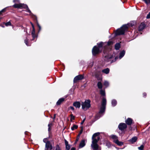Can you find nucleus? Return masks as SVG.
Instances as JSON below:
<instances>
[{
    "label": "nucleus",
    "mask_w": 150,
    "mask_h": 150,
    "mask_svg": "<svg viewBox=\"0 0 150 150\" xmlns=\"http://www.w3.org/2000/svg\"><path fill=\"white\" fill-rule=\"evenodd\" d=\"M133 120L131 118H127L125 121L126 124L128 125H131L133 123Z\"/></svg>",
    "instance_id": "9b49d317"
},
{
    "label": "nucleus",
    "mask_w": 150,
    "mask_h": 150,
    "mask_svg": "<svg viewBox=\"0 0 150 150\" xmlns=\"http://www.w3.org/2000/svg\"><path fill=\"white\" fill-rule=\"evenodd\" d=\"M36 24H37V26L38 27V28H39V30H38V32H39L40 30H41V26H40V25H39L38 23H36Z\"/></svg>",
    "instance_id": "79ce46f5"
},
{
    "label": "nucleus",
    "mask_w": 150,
    "mask_h": 150,
    "mask_svg": "<svg viewBox=\"0 0 150 150\" xmlns=\"http://www.w3.org/2000/svg\"><path fill=\"white\" fill-rule=\"evenodd\" d=\"M113 44V42L112 41H109L107 43L108 46H110Z\"/></svg>",
    "instance_id": "4c0bfd02"
},
{
    "label": "nucleus",
    "mask_w": 150,
    "mask_h": 150,
    "mask_svg": "<svg viewBox=\"0 0 150 150\" xmlns=\"http://www.w3.org/2000/svg\"><path fill=\"white\" fill-rule=\"evenodd\" d=\"M112 105L113 107L115 106L117 104V101L116 100L113 99L112 101Z\"/></svg>",
    "instance_id": "393cba45"
},
{
    "label": "nucleus",
    "mask_w": 150,
    "mask_h": 150,
    "mask_svg": "<svg viewBox=\"0 0 150 150\" xmlns=\"http://www.w3.org/2000/svg\"><path fill=\"white\" fill-rule=\"evenodd\" d=\"M70 147L69 144L66 146V150H69L70 149Z\"/></svg>",
    "instance_id": "a18cd8bd"
},
{
    "label": "nucleus",
    "mask_w": 150,
    "mask_h": 150,
    "mask_svg": "<svg viewBox=\"0 0 150 150\" xmlns=\"http://www.w3.org/2000/svg\"><path fill=\"white\" fill-rule=\"evenodd\" d=\"M64 141L66 146L68 145L69 144H68V142L67 141L66 139L64 140Z\"/></svg>",
    "instance_id": "864d4df0"
},
{
    "label": "nucleus",
    "mask_w": 150,
    "mask_h": 150,
    "mask_svg": "<svg viewBox=\"0 0 150 150\" xmlns=\"http://www.w3.org/2000/svg\"><path fill=\"white\" fill-rule=\"evenodd\" d=\"M52 149V147L51 144L50 142L47 141L45 144V150H51Z\"/></svg>",
    "instance_id": "1a4fd4ad"
},
{
    "label": "nucleus",
    "mask_w": 150,
    "mask_h": 150,
    "mask_svg": "<svg viewBox=\"0 0 150 150\" xmlns=\"http://www.w3.org/2000/svg\"><path fill=\"white\" fill-rule=\"evenodd\" d=\"M32 28H33V30L31 33H33H33H35V30L34 27Z\"/></svg>",
    "instance_id": "09e8293b"
},
{
    "label": "nucleus",
    "mask_w": 150,
    "mask_h": 150,
    "mask_svg": "<svg viewBox=\"0 0 150 150\" xmlns=\"http://www.w3.org/2000/svg\"><path fill=\"white\" fill-rule=\"evenodd\" d=\"M70 116L71 117L70 120L71 122H72V120H75V117L72 114L70 115Z\"/></svg>",
    "instance_id": "473e14b6"
},
{
    "label": "nucleus",
    "mask_w": 150,
    "mask_h": 150,
    "mask_svg": "<svg viewBox=\"0 0 150 150\" xmlns=\"http://www.w3.org/2000/svg\"><path fill=\"white\" fill-rule=\"evenodd\" d=\"M73 105L76 108H79L81 106V103L79 101H76L73 103Z\"/></svg>",
    "instance_id": "4468645a"
},
{
    "label": "nucleus",
    "mask_w": 150,
    "mask_h": 150,
    "mask_svg": "<svg viewBox=\"0 0 150 150\" xmlns=\"http://www.w3.org/2000/svg\"><path fill=\"white\" fill-rule=\"evenodd\" d=\"M0 26H1V27H2L3 28H4V26L2 25V24H1L0 25Z\"/></svg>",
    "instance_id": "0e129e2a"
},
{
    "label": "nucleus",
    "mask_w": 150,
    "mask_h": 150,
    "mask_svg": "<svg viewBox=\"0 0 150 150\" xmlns=\"http://www.w3.org/2000/svg\"><path fill=\"white\" fill-rule=\"evenodd\" d=\"M129 129L130 130H131L132 129V127L131 126H129Z\"/></svg>",
    "instance_id": "bf43d9fd"
},
{
    "label": "nucleus",
    "mask_w": 150,
    "mask_h": 150,
    "mask_svg": "<svg viewBox=\"0 0 150 150\" xmlns=\"http://www.w3.org/2000/svg\"><path fill=\"white\" fill-rule=\"evenodd\" d=\"M100 114H101V113H99V112L98 113H97L96 114L95 116V118L96 120L98 119L100 117Z\"/></svg>",
    "instance_id": "c9c22d12"
},
{
    "label": "nucleus",
    "mask_w": 150,
    "mask_h": 150,
    "mask_svg": "<svg viewBox=\"0 0 150 150\" xmlns=\"http://www.w3.org/2000/svg\"><path fill=\"white\" fill-rule=\"evenodd\" d=\"M69 108H70V109H71L73 110H74V107L73 106H70Z\"/></svg>",
    "instance_id": "4d7b16f0"
},
{
    "label": "nucleus",
    "mask_w": 150,
    "mask_h": 150,
    "mask_svg": "<svg viewBox=\"0 0 150 150\" xmlns=\"http://www.w3.org/2000/svg\"><path fill=\"white\" fill-rule=\"evenodd\" d=\"M13 1L14 3H18L19 2V0H13Z\"/></svg>",
    "instance_id": "5fc2aeb1"
},
{
    "label": "nucleus",
    "mask_w": 150,
    "mask_h": 150,
    "mask_svg": "<svg viewBox=\"0 0 150 150\" xmlns=\"http://www.w3.org/2000/svg\"><path fill=\"white\" fill-rule=\"evenodd\" d=\"M106 107L104 106H101L100 111H99V113L102 114L105 111Z\"/></svg>",
    "instance_id": "f3484780"
},
{
    "label": "nucleus",
    "mask_w": 150,
    "mask_h": 150,
    "mask_svg": "<svg viewBox=\"0 0 150 150\" xmlns=\"http://www.w3.org/2000/svg\"><path fill=\"white\" fill-rule=\"evenodd\" d=\"M114 56V55L113 54H112V55H110V56H108V57L109 59H111L112 58H113V57Z\"/></svg>",
    "instance_id": "8fccbe9b"
},
{
    "label": "nucleus",
    "mask_w": 150,
    "mask_h": 150,
    "mask_svg": "<svg viewBox=\"0 0 150 150\" xmlns=\"http://www.w3.org/2000/svg\"><path fill=\"white\" fill-rule=\"evenodd\" d=\"M30 23L31 24V26H32V27H34V25H33V24L32 23V22H30Z\"/></svg>",
    "instance_id": "052dcab7"
},
{
    "label": "nucleus",
    "mask_w": 150,
    "mask_h": 150,
    "mask_svg": "<svg viewBox=\"0 0 150 150\" xmlns=\"http://www.w3.org/2000/svg\"><path fill=\"white\" fill-rule=\"evenodd\" d=\"M85 119H86V117H85L83 120L81 122V125H83V123H84V121H85Z\"/></svg>",
    "instance_id": "6e6d98bb"
},
{
    "label": "nucleus",
    "mask_w": 150,
    "mask_h": 150,
    "mask_svg": "<svg viewBox=\"0 0 150 150\" xmlns=\"http://www.w3.org/2000/svg\"><path fill=\"white\" fill-rule=\"evenodd\" d=\"M118 59V57L117 56L114 59L112 60L111 62H115L116 61L117 59Z\"/></svg>",
    "instance_id": "37998d69"
},
{
    "label": "nucleus",
    "mask_w": 150,
    "mask_h": 150,
    "mask_svg": "<svg viewBox=\"0 0 150 150\" xmlns=\"http://www.w3.org/2000/svg\"><path fill=\"white\" fill-rule=\"evenodd\" d=\"M91 101L90 100H86L84 102H82L81 104L82 108L84 110L85 108L86 109L89 108L91 106Z\"/></svg>",
    "instance_id": "39448f33"
},
{
    "label": "nucleus",
    "mask_w": 150,
    "mask_h": 150,
    "mask_svg": "<svg viewBox=\"0 0 150 150\" xmlns=\"http://www.w3.org/2000/svg\"><path fill=\"white\" fill-rule=\"evenodd\" d=\"M55 150H61V148L59 144H57L56 145V148Z\"/></svg>",
    "instance_id": "58836bf2"
},
{
    "label": "nucleus",
    "mask_w": 150,
    "mask_h": 150,
    "mask_svg": "<svg viewBox=\"0 0 150 150\" xmlns=\"http://www.w3.org/2000/svg\"><path fill=\"white\" fill-rule=\"evenodd\" d=\"M81 129L79 133L78 134V135L76 137V139L75 141L74 142V144H76L77 142L78 141L80 137V136L81 135L83 131V127L82 126L81 127Z\"/></svg>",
    "instance_id": "9d476101"
},
{
    "label": "nucleus",
    "mask_w": 150,
    "mask_h": 150,
    "mask_svg": "<svg viewBox=\"0 0 150 150\" xmlns=\"http://www.w3.org/2000/svg\"><path fill=\"white\" fill-rule=\"evenodd\" d=\"M110 71V69L108 68H107L102 70V72L106 74H108Z\"/></svg>",
    "instance_id": "5701e85b"
},
{
    "label": "nucleus",
    "mask_w": 150,
    "mask_h": 150,
    "mask_svg": "<svg viewBox=\"0 0 150 150\" xmlns=\"http://www.w3.org/2000/svg\"><path fill=\"white\" fill-rule=\"evenodd\" d=\"M78 128V126L75 125L74 124H73V126L72 127H71V129L73 131L74 130V129H76Z\"/></svg>",
    "instance_id": "c85d7f7f"
},
{
    "label": "nucleus",
    "mask_w": 150,
    "mask_h": 150,
    "mask_svg": "<svg viewBox=\"0 0 150 150\" xmlns=\"http://www.w3.org/2000/svg\"><path fill=\"white\" fill-rule=\"evenodd\" d=\"M127 127V125L124 123H121L119 124L118 128L122 132L125 131V130Z\"/></svg>",
    "instance_id": "6e6552de"
},
{
    "label": "nucleus",
    "mask_w": 150,
    "mask_h": 150,
    "mask_svg": "<svg viewBox=\"0 0 150 150\" xmlns=\"http://www.w3.org/2000/svg\"><path fill=\"white\" fill-rule=\"evenodd\" d=\"M100 137H99V136H98V137H97V139H97V140L98 141L100 140Z\"/></svg>",
    "instance_id": "e2e57ef3"
},
{
    "label": "nucleus",
    "mask_w": 150,
    "mask_h": 150,
    "mask_svg": "<svg viewBox=\"0 0 150 150\" xmlns=\"http://www.w3.org/2000/svg\"><path fill=\"white\" fill-rule=\"evenodd\" d=\"M125 52L124 50H123L120 53V56L119 58L120 59L122 58L125 55Z\"/></svg>",
    "instance_id": "aec40b11"
},
{
    "label": "nucleus",
    "mask_w": 150,
    "mask_h": 150,
    "mask_svg": "<svg viewBox=\"0 0 150 150\" xmlns=\"http://www.w3.org/2000/svg\"><path fill=\"white\" fill-rule=\"evenodd\" d=\"M104 43L102 42H100L99 43H97V46H94L92 50V55L93 56H96L98 55L102 51V49L101 48H103Z\"/></svg>",
    "instance_id": "f257e3e1"
},
{
    "label": "nucleus",
    "mask_w": 150,
    "mask_h": 150,
    "mask_svg": "<svg viewBox=\"0 0 150 150\" xmlns=\"http://www.w3.org/2000/svg\"><path fill=\"white\" fill-rule=\"evenodd\" d=\"M134 25L132 23H128L127 24L123 25L120 28L116 30L115 33L116 35L117 36L124 34L125 31L127 30L129 26L131 25L132 27Z\"/></svg>",
    "instance_id": "f03ea898"
},
{
    "label": "nucleus",
    "mask_w": 150,
    "mask_h": 150,
    "mask_svg": "<svg viewBox=\"0 0 150 150\" xmlns=\"http://www.w3.org/2000/svg\"><path fill=\"white\" fill-rule=\"evenodd\" d=\"M137 137H132L129 140V141L132 143H134L137 141Z\"/></svg>",
    "instance_id": "412c9836"
},
{
    "label": "nucleus",
    "mask_w": 150,
    "mask_h": 150,
    "mask_svg": "<svg viewBox=\"0 0 150 150\" xmlns=\"http://www.w3.org/2000/svg\"><path fill=\"white\" fill-rule=\"evenodd\" d=\"M33 14L32 18H33L34 22L36 23H38V22L37 16L33 14Z\"/></svg>",
    "instance_id": "b1692460"
},
{
    "label": "nucleus",
    "mask_w": 150,
    "mask_h": 150,
    "mask_svg": "<svg viewBox=\"0 0 150 150\" xmlns=\"http://www.w3.org/2000/svg\"><path fill=\"white\" fill-rule=\"evenodd\" d=\"M146 4L148 5L150 3V0H142Z\"/></svg>",
    "instance_id": "e433bc0d"
},
{
    "label": "nucleus",
    "mask_w": 150,
    "mask_h": 150,
    "mask_svg": "<svg viewBox=\"0 0 150 150\" xmlns=\"http://www.w3.org/2000/svg\"><path fill=\"white\" fill-rule=\"evenodd\" d=\"M12 6L14 8L25 9L27 12L30 13H32L31 11L26 4L22 3L15 4Z\"/></svg>",
    "instance_id": "7ed1b4c3"
},
{
    "label": "nucleus",
    "mask_w": 150,
    "mask_h": 150,
    "mask_svg": "<svg viewBox=\"0 0 150 150\" xmlns=\"http://www.w3.org/2000/svg\"><path fill=\"white\" fill-rule=\"evenodd\" d=\"M31 35L33 38V39H32V40H33L35 38L37 37V36L35 34V33H33H33H31Z\"/></svg>",
    "instance_id": "ea45409f"
},
{
    "label": "nucleus",
    "mask_w": 150,
    "mask_h": 150,
    "mask_svg": "<svg viewBox=\"0 0 150 150\" xmlns=\"http://www.w3.org/2000/svg\"><path fill=\"white\" fill-rule=\"evenodd\" d=\"M6 10V8H5L2 9L1 11H0V16H3L2 13L5 12Z\"/></svg>",
    "instance_id": "7c9ffc66"
},
{
    "label": "nucleus",
    "mask_w": 150,
    "mask_h": 150,
    "mask_svg": "<svg viewBox=\"0 0 150 150\" xmlns=\"http://www.w3.org/2000/svg\"><path fill=\"white\" fill-rule=\"evenodd\" d=\"M99 132H97L94 133L93 134L92 136V139H93V138H95L97 136H98L100 135Z\"/></svg>",
    "instance_id": "cd10ccee"
},
{
    "label": "nucleus",
    "mask_w": 150,
    "mask_h": 150,
    "mask_svg": "<svg viewBox=\"0 0 150 150\" xmlns=\"http://www.w3.org/2000/svg\"><path fill=\"white\" fill-rule=\"evenodd\" d=\"M86 145L85 143V141L84 139L82 140L79 145V148H81L84 147Z\"/></svg>",
    "instance_id": "dca6fc26"
},
{
    "label": "nucleus",
    "mask_w": 150,
    "mask_h": 150,
    "mask_svg": "<svg viewBox=\"0 0 150 150\" xmlns=\"http://www.w3.org/2000/svg\"><path fill=\"white\" fill-rule=\"evenodd\" d=\"M106 103L107 101L106 99L104 98H103L102 99L101 106L106 107Z\"/></svg>",
    "instance_id": "a211bd4d"
},
{
    "label": "nucleus",
    "mask_w": 150,
    "mask_h": 150,
    "mask_svg": "<svg viewBox=\"0 0 150 150\" xmlns=\"http://www.w3.org/2000/svg\"><path fill=\"white\" fill-rule=\"evenodd\" d=\"M143 96L144 98H146V97L147 94L146 93L144 92L143 93Z\"/></svg>",
    "instance_id": "3c124183"
},
{
    "label": "nucleus",
    "mask_w": 150,
    "mask_h": 150,
    "mask_svg": "<svg viewBox=\"0 0 150 150\" xmlns=\"http://www.w3.org/2000/svg\"><path fill=\"white\" fill-rule=\"evenodd\" d=\"M84 79V74H79L74 77L73 80V82L74 83H76L79 81L81 80Z\"/></svg>",
    "instance_id": "0eeeda50"
},
{
    "label": "nucleus",
    "mask_w": 150,
    "mask_h": 150,
    "mask_svg": "<svg viewBox=\"0 0 150 150\" xmlns=\"http://www.w3.org/2000/svg\"><path fill=\"white\" fill-rule=\"evenodd\" d=\"M50 138H49V137L47 138H44L43 140V142L46 143V142H47V140L49 139Z\"/></svg>",
    "instance_id": "de8ad7c7"
},
{
    "label": "nucleus",
    "mask_w": 150,
    "mask_h": 150,
    "mask_svg": "<svg viewBox=\"0 0 150 150\" xmlns=\"http://www.w3.org/2000/svg\"><path fill=\"white\" fill-rule=\"evenodd\" d=\"M106 145L108 148H110L111 146V144L110 142H106Z\"/></svg>",
    "instance_id": "72a5a7b5"
},
{
    "label": "nucleus",
    "mask_w": 150,
    "mask_h": 150,
    "mask_svg": "<svg viewBox=\"0 0 150 150\" xmlns=\"http://www.w3.org/2000/svg\"><path fill=\"white\" fill-rule=\"evenodd\" d=\"M65 100V99L64 98H61L59 99L56 103V105H60Z\"/></svg>",
    "instance_id": "2eb2a0df"
},
{
    "label": "nucleus",
    "mask_w": 150,
    "mask_h": 150,
    "mask_svg": "<svg viewBox=\"0 0 150 150\" xmlns=\"http://www.w3.org/2000/svg\"><path fill=\"white\" fill-rule=\"evenodd\" d=\"M95 120H92V123H93V122H95Z\"/></svg>",
    "instance_id": "774afa93"
},
{
    "label": "nucleus",
    "mask_w": 150,
    "mask_h": 150,
    "mask_svg": "<svg viewBox=\"0 0 150 150\" xmlns=\"http://www.w3.org/2000/svg\"><path fill=\"white\" fill-rule=\"evenodd\" d=\"M51 130V127H48V131L49 132V138L50 137V134H51L52 133V132H50Z\"/></svg>",
    "instance_id": "c03bdc74"
},
{
    "label": "nucleus",
    "mask_w": 150,
    "mask_h": 150,
    "mask_svg": "<svg viewBox=\"0 0 150 150\" xmlns=\"http://www.w3.org/2000/svg\"><path fill=\"white\" fill-rule=\"evenodd\" d=\"M103 53L105 54H107L109 52V49L108 48L107 46H103Z\"/></svg>",
    "instance_id": "ddd939ff"
},
{
    "label": "nucleus",
    "mask_w": 150,
    "mask_h": 150,
    "mask_svg": "<svg viewBox=\"0 0 150 150\" xmlns=\"http://www.w3.org/2000/svg\"><path fill=\"white\" fill-rule=\"evenodd\" d=\"M97 86L98 88L101 89L102 88V84L101 81H98L97 83Z\"/></svg>",
    "instance_id": "a878e982"
},
{
    "label": "nucleus",
    "mask_w": 150,
    "mask_h": 150,
    "mask_svg": "<svg viewBox=\"0 0 150 150\" xmlns=\"http://www.w3.org/2000/svg\"><path fill=\"white\" fill-rule=\"evenodd\" d=\"M3 24H5L6 26H11L12 24L10 21H9L7 23L4 22Z\"/></svg>",
    "instance_id": "c756f323"
},
{
    "label": "nucleus",
    "mask_w": 150,
    "mask_h": 150,
    "mask_svg": "<svg viewBox=\"0 0 150 150\" xmlns=\"http://www.w3.org/2000/svg\"><path fill=\"white\" fill-rule=\"evenodd\" d=\"M147 18H150V12L146 16Z\"/></svg>",
    "instance_id": "603ef678"
},
{
    "label": "nucleus",
    "mask_w": 150,
    "mask_h": 150,
    "mask_svg": "<svg viewBox=\"0 0 150 150\" xmlns=\"http://www.w3.org/2000/svg\"><path fill=\"white\" fill-rule=\"evenodd\" d=\"M103 85L104 86H105L106 87H108L109 85L108 82L107 81H105L103 83Z\"/></svg>",
    "instance_id": "f704fd0d"
},
{
    "label": "nucleus",
    "mask_w": 150,
    "mask_h": 150,
    "mask_svg": "<svg viewBox=\"0 0 150 150\" xmlns=\"http://www.w3.org/2000/svg\"><path fill=\"white\" fill-rule=\"evenodd\" d=\"M55 115H56L55 114H54V117H53V119H54L55 118Z\"/></svg>",
    "instance_id": "69168bd1"
},
{
    "label": "nucleus",
    "mask_w": 150,
    "mask_h": 150,
    "mask_svg": "<svg viewBox=\"0 0 150 150\" xmlns=\"http://www.w3.org/2000/svg\"><path fill=\"white\" fill-rule=\"evenodd\" d=\"M52 137V133H51V134H50V138L51 137Z\"/></svg>",
    "instance_id": "338daca9"
},
{
    "label": "nucleus",
    "mask_w": 150,
    "mask_h": 150,
    "mask_svg": "<svg viewBox=\"0 0 150 150\" xmlns=\"http://www.w3.org/2000/svg\"><path fill=\"white\" fill-rule=\"evenodd\" d=\"M144 148V146L143 145H141L140 146L138 147L139 150H143Z\"/></svg>",
    "instance_id": "a19ab883"
},
{
    "label": "nucleus",
    "mask_w": 150,
    "mask_h": 150,
    "mask_svg": "<svg viewBox=\"0 0 150 150\" xmlns=\"http://www.w3.org/2000/svg\"><path fill=\"white\" fill-rule=\"evenodd\" d=\"M100 94L103 96H105V90H103L101 89L100 91Z\"/></svg>",
    "instance_id": "bb28decb"
},
{
    "label": "nucleus",
    "mask_w": 150,
    "mask_h": 150,
    "mask_svg": "<svg viewBox=\"0 0 150 150\" xmlns=\"http://www.w3.org/2000/svg\"><path fill=\"white\" fill-rule=\"evenodd\" d=\"M28 39L27 38V37L26 38V39L24 40V42L25 44L27 46H30V45L28 44Z\"/></svg>",
    "instance_id": "2f4dec72"
},
{
    "label": "nucleus",
    "mask_w": 150,
    "mask_h": 150,
    "mask_svg": "<svg viewBox=\"0 0 150 150\" xmlns=\"http://www.w3.org/2000/svg\"><path fill=\"white\" fill-rule=\"evenodd\" d=\"M110 137L113 140V142L119 146H122L123 144L124 143L119 141L118 139V137L115 135L112 134L110 136Z\"/></svg>",
    "instance_id": "20e7f679"
},
{
    "label": "nucleus",
    "mask_w": 150,
    "mask_h": 150,
    "mask_svg": "<svg viewBox=\"0 0 150 150\" xmlns=\"http://www.w3.org/2000/svg\"><path fill=\"white\" fill-rule=\"evenodd\" d=\"M52 123H50L48 124V127H51V126H52Z\"/></svg>",
    "instance_id": "13d9d810"
},
{
    "label": "nucleus",
    "mask_w": 150,
    "mask_h": 150,
    "mask_svg": "<svg viewBox=\"0 0 150 150\" xmlns=\"http://www.w3.org/2000/svg\"><path fill=\"white\" fill-rule=\"evenodd\" d=\"M146 25L144 23H142L139 25L138 27V30L139 31H142L145 27Z\"/></svg>",
    "instance_id": "f8f14e48"
},
{
    "label": "nucleus",
    "mask_w": 150,
    "mask_h": 150,
    "mask_svg": "<svg viewBox=\"0 0 150 150\" xmlns=\"http://www.w3.org/2000/svg\"><path fill=\"white\" fill-rule=\"evenodd\" d=\"M76 150V148H75V147H72L71 149V150Z\"/></svg>",
    "instance_id": "680f3d73"
},
{
    "label": "nucleus",
    "mask_w": 150,
    "mask_h": 150,
    "mask_svg": "<svg viewBox=\"0 0 150 150\" xmlns=\"http://www.w3.org/2000/svg\"><path fill=\"white\" fill-rule=\"evenodd\" d=\"M97 80L98 81H101L102 80V78L101 77H100V76L96 78Z\"/></svg>",
    "instance_id": "49530a36"
},
{
    "label": "nucleus",
    "mask_w": 150,
    "mask_h": 150,
    "mask_svg": "<svg viewBox=\"0 0 150 150\" xmlns=\"http://www.w3.org/2000/svg\"><path fill=\"white\" fill-rule=\"evenodd\" d=\"M92 144L91 146L93 150H98V149L99 145L97 144L98 141L96 138L92 139Z\"/></svg>",
    "instance_id": "423d86ee"
},
{
    "label": "nucleus",
    "mask_w": 150,
    "mask_h": 150,
    "mask_svg": "<svg viewBox=\"0 0 150 150\" xmlns=\"http://www.w3.org/2000/svg\"><path fill=\"white\" fill-rule=\"evenodd\" d=\"M121 47L120 44V43L118 42L116 43L115 45V48L116 50H119Z\"/></svg>",
    "instance_id": "6ab92c4d"
},
{
    "label": "nucleus",
    "mask_w": 150,
    "mask_h": 150,
    "mask_svg": "<svg viewBox=\"0 0 150 150\" xmlns=\"http://www.w3.org/2000/svg\"><path fill=\"white\" fill-rule=\"evenodd\" d=\"M100 71L97 70L95 73V76L96 78L99 77L100 76Z\"/></svg>",
    "instance_id": "4be33fe9"
}]
</instances>
